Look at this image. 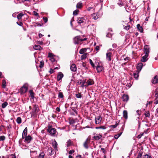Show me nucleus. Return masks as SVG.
<instances>
[{
    "label": "nucleus",
    "mask_w": 158,
    "mask_h": 158,
    "mask_svg": "<svg viewBox=\"0 0 158 158\" xmlns=\"http://www.w3.org/2000/svg\"><path fill=\"white\" fill-rule=\"evenodd\" d=\"M85 40V39H82L81 38L80 36H77L75 37L73 39L74 43L75 44H79L80 42L83 41Z\"/></svg>",
    "instance_id": "nucleus-1"
},
{
    "label": "nucleus",
    "mask_w": 158,
    "mask_h": 158,
    "mask_svg": "<svg viewBox=\"0 0 158 158\" xmlns=\"http://www.w3.org/2000/svg\"><path fill=\"white\" fill-rule=\"evenodd\" d=\"M76 97L77 98H81L82 97V95L80 93H78L76 95Z\"/></svg>",
    "instance_id": "nucleus-45"
},
{
    "label": "nucleus",
    "mask_w": 158,
    "mask_h": 158,
    "mask_svg": "<svg viewBox=\"0 0 158 158\" xmlns=\"http://www.w3.org/2000/svg\"><path fill=\"white\" fill-rule=\"evenodd\" d=\"M111 36H112V35L110 33H108L106 35V36H107V37H111Z\"/></svg>",
    "instance_id": "nucleus-58"
},
{
    "label": "nucleus",
    "mask_w": 158,
    "mask_h": 158,
    "mask_svg": "<svg viewBox=\"0 0 158 158\" xmlns=\"http://www.w3.org/2000/svg\"><path fill=\"white\" fill-rule=\"evenodd\" d=\"M91 139L89 137H88L85 141L84 142L83 146L84 148L86 149L89 148L88 145L90 143Z\"/></svg>",
    "instance_id": "nucleus-3"
},
{
    "label": "nucleus",
    "mask_w": 158,
    "mask_h": 158,
    "mask_svg": "<svg viewBox=\"0 0 158 158\" xmlns=\"http://www.w3.org/2000/svg\"><path fill=\"white\" fill-rule=\"evenodd\" d=\"M102 135L101 134H96L95 136H94L93 138L96 140H98L102 138Z\"/></svg>",
    "instance_id": "nucleus-10"
},
{
    "label": "nucleus",
    "mask_w": 158,
    "mask_h": 158,
    "mask_svg": "<svg viewBox=\"0 0 158 158\" xmlns=\"http://www.w3.org/2000/svg\"><path fill=\"white\" fill-rule=\"evenodd\" d=\"M85 20L83 17L79 18L77 20V22L78 23L80 24L85 22Z\"/></svg>",
    "instance_id": "nucleus-7"
},
{
    "label": "nucleus",
    "mask_w": 158,
    "mask_h": 158,
    "mask_svg": "<svg viewBox=\"0 0 158 158\" xmlns=\"http://www.w3.org/2000/svg\"><path fill=\"white\" fill-rule=\"evenodd\" d=\"M7 128L8 129H10L11 128V126L10 124H9L7 126Z\"/></svg>",
    "instance_id": "nucleus-64"
},
{
    "label": "nucleus",
    "mask_w": 158,
    "mask_h": 158,
    "mask_svg": "<svg viewBox=\"0 0 158 158\" xmlns=\"http://www.w3.org/2000/svg\"><path fill=\"white\" fill-rule=\"evenodd\" d=\"M16 122L18 124L21 123L22 122V120L21 118L20 117H18L16 119Z\"/></svg>",
    "instance_id": "nucleus-33"
},
{
    "label": "nucleus",
    "mask_w": 158,
    "mask_h": 158,
    "mask_svg": "<svg viewBox=\"0 0 158 158\" xmlns=\"http://www.w3.org/2000/svg\"><path fill=\"white\" fill-rule=\"evenodd\" d=\"M129 28H130L129 25L126 26L124 27V29L126 30H128L129 29Z\"/></svg>",
    "instance_id": "nucleus-52"
},
{
    "label": "nucleus",
    "mask_w": 158,
    "mask_h": 158,
    "mask_svg": "<svg viewBox=\"0 0 158 158\" xmlns=\"http://www.w3.org/2000/svg\"><path fill=\"white\" fill-rule=\"evenodd\" d=\"M63 74L62 73H60L57 75V80L58 81H60L62 79L63 77Z\"/></svg>",
    "instance_id": "nucleus-14"
},
{
    "label": "nucleus",
    "mask_w": 158,
    "mask_h": 158,
    "mask_svg": "<svg viewBox=\"0 0 158 158\" xmlns=\"http://www.w3.org/2000/svg\"><path fill=\"white\" fill-rule=\"evenodd\" d=\"M129 96L127 95L124 94L122 97L123 100L124 102H127L129 99Z\"/></svg>",
    "instance_id": "nucleus-9"
},
{
    "label": "nucleus",
    "mask_w": 158,
    "mask_h": 158,
    "mask_svg": "<svg viewBox=\"0 0 158 158\" xmlns=\"http://www.w3.org/2000/svg\"><path fill=\"white\" fill-rule=\"evenodd\" d=\"M33 48L35 50H41L42 49L41 46L39 45H35L33 47Z\"/></svg>",
    "instance_id": "nucleus-19"
},
{
    "label": "nucleus",
    "mask_w": 158,
    "mask_h": 158,
    "mask_svg": "<svg viewBox=\"0 0 158 158\" xmlns=\"http://www.w3.org/2000/svg\"><path fill=\"white\" fill-rule=\"evenodd\" d=\"M71 70L73 72H75L77 70V67L76 65L75 64H73L70 66Z\"/></svg>",
    "instance_id": "nucleus-12"
},
{
    "label": "nucleus",
    "mask_w": 158,
    "mask_h": 158,
    "mask_svg": "<svg viewBox=\"0 0 158 158\" xmlns=\"http://www.w3.org/2000/svg\"><path fill=\"white\" fill-rule=\"evenodd\" d=\"M137 27L139 30L141 32H143V29L142 27H141L140 24H138L137 25Z\"/></svg>",
    "instance_id": "nucleus-29"
},
{
    "label": "nucleus",
    "mask_w": 158,
    "mask_h": 158,
    "mask_svg": "<svg viewBox=\"0 0 158 158\" xmlns=\"http://www.w3.org/2000/svg\"><path fill=\"white\" fill-rule=\"evenodd\" d=\"M48 152L49 155H52L53 154V149L51 147H49L48 149Z\"/></svg>",
    "instance_id": "nucleus-17"
},
{
    "label": "nucleus",
    "mask_w": 158,
    "mask_h": 158,
    "mask_svg": "<svg viewBox=\"0 0 158 158\" xmlns=\"http://www.w3.org/2000/svg\"><path fill=\"white\" fill-rule=\"evenodd\" d=\"M24 139V141L27 143H30L32 139V137L29 135L26 137Z\"/></svg>",
    "instance_id": "nucleus-5"
},
{
    "label": "nucleus",
    "mask_w": 158,
    "mask_h": 158,
    "mask_svg": "<svg viewBox=\"0 0 158 158\" xmlns=\"http://www.w3.org/2000/svg\"><path fill=\"white\" fill-rule=\"evenodd\" d=\"M8 158H16V156L13 155H11L10 156H9V157Z\"/></svg>",
    "instance_id": "nucleus-56"
},
{
    "label": "nucleus",
    "mask_w": 158,
    "mask_h": 158,
    "mask_svg": "<svg viewBox=\"0 0 158 158\" xmlns=\"http://www.w3.org/2000/svg\"><path fill=\"white\" fill-rule=\"evenodd\" d=\"M45 154L44 152H42L40 153L39 155V158H44Z\"/></svg>",
    "instance_id": "nucleus-31"
},
{
    "label": "nucleus",
    "mask_w": 158,
    "mask_h": 158,
    "mask_svg": "<svg viewBox=\"0 0 158 158\" xmlns=\"http://www.w3.org/2000/svg\"><path fill=\"white\" fill-rule=\"evenodd\" d=\"M54 55H53L52 53H49L48 54V57H50V58L54 57Z\"/></svg>",
    "instance_id": "nucleus-46"
},
{
    "label": "nucleus",
    "mask_w": 158,
    "mask_h": 158,
    "mask_svg": "<svg viewBox=\"0 0 158 158\" xmlns=\"http://www.w3.org/2000/svg\"><path fill=\"white\" fill-rule=\"evenodd\" d=\"M123 117L126 119H127L128 118L127 112V110H124L123 112Z\"/></svg>",
    "instance_id": "nucleus-21"
},
{
    "label": "nucleus",
    "mask_w": 158,
    "mask_h": 158,
    "mask_svg": "<svg viewBox=\"0 0 158 158\" xmlns=\"http://www.w3.org/2000/svg\"><path fill=\"white\" fill-rule=\"evenodd\" d=\"M23 16V13H20L17 16V18L18 20L20 19Z\"/></svg>",
    "instance_id": "nucleus-35"
},
{
    "label": "nucleus",
    "mask_w": 158,
    "mask_h": 158,
    "mask_svg": "<svg viewBox=\"0 0 158 158\" xmlns=\"http://www.w3.org/2000/svg\"><path fill=\"white\" fill-rule=\"evenodd\" d=\"M8 104L6 102H5L2 104V108H5L7 106Z\"/></svg>",
    "instance_id": "nucleus-36"
},
{
    "label": "nucleus",
    "mask_w": 158,
    "mask_h": 158,
    "mask_svg": "<svg viewBox=\"0 0 158 158\" xmlns=\"http://www.w3.org/2000/svg\"><path fill=\"white\" fill-rule=\"evenodd\" d=\"M44 65V62L43 61H40V64L39 65V67L40 68H42L43 67Z\"/></svg>",
    "instance_id": "nucleus-37"
},
{
    "label": "nucleus",
    "mask_w": 158,
    "mask_h": 158,
    "mask_svg": "<svg viewBox=\"0 0 158 158\" xmlns=\"http://www.w3.org/2000/svg\"><path fill=\"white\" fill-rule=\"evenodd\" d=\"M72 142L71 140L69 139L66 142V146L67 147H69L72 145Z\"/></svg>",
    "instance_id": "nucleus-26"
},
{
    "label": "nucleus",
    "mask_w": 158,
    "mask_h": 158,
    "mask_svg": "<svg viewBox=\"0 0 158 158\" xmlns=\"http://www.w3.org/2000/svg\"><path fill=\"white\" fill-rule=\"evenodd\" d=\"M89 62L90 64L92 66V67L93 68H94L95 67L94 64V63H93L92 60L91 59H89Z\"/></svg>",
    "instance_id": "nucleus-43"
},
{
    "label": "nucleus",
    "mask_w": 158,
    "mask_h": 158,
    "mask_svg": "<svg viewBox=\"0 0 158 158\" xmlns=\"http://www.w3.org/2000/svg\"><path fill=\"white\" fill-rule=\"evenodd\" d=\"M33 108L34 110H35V112H37L38 111V106L37 105H35L34 106V107H33Z\"/></svg>",
    "instance_id": "nucleus-34"
},
{
    "label": "nucleus",
    "mask_w": 158,
    "mask_h": 158,
    "mask_svg": "<svg viewBox=\"0 0 158 158\" xmlns=\"http://www.w3.org/2000/svg\"><path fill=\"white\" fill-rule=\"evenodd\" d=\"M29 93L30 94V96L31 98L32 99H33L34 96V94L32 90H30L29 91Z\"/></svg>",
    "instance_id": "nucleus-25"
},
{
    "label": "nucleus",
    "mask_w": 158,
    "mask_h": 158,
    "mask_svg": "<svg viewBox=\"0 0 158 158\" xmlns=\"http://www.w3.org/2000/svg\"><path fill=\"white\" fill-rule=\"evenodd\" d=\"M95 128L97 129H106V127L104 126H101L99 127H95Z\"/></svg>",
    "instance_id": "nucleus-38"
},
{
    "label": "nucleus",
    "mask_w": 158,
    "mask_h": 158,
    "mask_svg": "<svg viewBox=\"0 0 158 158\" xmlns=\"http://www.w3.org/2000/svg\"><path fill=\"white\" fill-rule=\"evenodd\" d=\"M0 139L1 140H3L5 139V137L4 136H1L0 137Z\"/></svg>",
    "instance_id": "nucleus-62"
},
{
    "label": "nucleus",
    "mask_w": 158,
    "mask_h": 158,
    "mask_svg": "<svg viewBox=\"0 0 158 158\" xmlns=\"http://www.w3.org/2000/svg\"><path fill=\"white\" fill-rule=\"evenodd\" d=\"M143 67V64L142 63H139L137 66V69L138 70L140 71Z\"/></svg>",
    "instance_id": "nucleus-20"
},
{
    "label": "nucleus",
    "mask_w": 158,
    "mask_h": 158,
    "mask_svg": "<svg viewBox=\"0 0 158 158\" xmlns=\"http://www.w3.org/2000/svg\"><path fill=\"white\" fill-rule=\"evenodd\" d=\"M144 114L146 117H150V114L149 111L145 112Z\"/></svg>",
    "instance_id": "nucleus-42"
},
{
    "label": "nucleus",
    "mask_w": 158,
    "mask_h": 158,
    "mask_svg": "<svg viewBox=\"0 0 158 158\" xmlns=\"http://www.w3.org/2000/svg\"><path fill=\"white\" fill-rule=\"evenodd\" d=\"M85 83V81L82 80H80L78 81L77 82V84L78 85H81V87H83L84 86V85Z\"/></svg>",
    "instance_id": "nucleus-18"
},
{
    "label": "nucleus",
    "mask_w": 158,
    "mask_h": 158,
    "mask_svg": "<svg viewBox=\"0 0 158 158\" xmlns=\"http://www.w3.org/2000/svg\"><path fill=\"white\" fill-rule=\"evenodd\" d=\"M152 82L153 84H155L158 83V76L157 75L155 76L152 80Z\"/></svg>",
    "instance_id": "nucleus-8"
},
{
    "label": "nucleus",
    "mask_w": 158,
    "mask_h": 158,
    "mask_svg": "<svg viewBox=\"0 0 158 158\" xmlns=\"http://www.w3.org/2000/svg\"><path fill=\"white\" fill-rule=\"evenodd\" d=\"M143 158H152V157L151 156L146 154L143 156Z\"/></svg>",
    "instance_id": "nucleus-39"
},
{
    "label": "nucleus",
    "mask_w": 158,
    "mask_h": 158,
    "mask_svg": "<svg viewBox=\"0 0 158 158\" xmlns=\"http://www.w3.org/2000/svg\"><path fill=\"white\" fill-rule=\"evenodd\" d=\"M43 19L45 23H46L48 21V19L46 17H44L43 18Z\"/></svg>",
    "instance_id": "nucleus-48"
},
{
    "label": "nucleus",
    "mask_w": 158,
    "mask_h": 158,
    "mask_svg": "<svg viewBox=\"0 0 158 158\" xmlns=\"http://www.w3.org/2000/svg\"><path fill=\"white\" fill-rule=\"evenodd\" d=\"M52 145L55 149H56L57 146V143L55 140L53 141L52 143Z\"/></svg>",
    "instance_id": "nucleus-22"
},
{
    "label": "nucleus",
    "mask_w": 158,
    "mask_h": 158,
    "mask_svg": "<svg viewBox=\"0 0 158 158\" xmlns=\"http://www.w3.org/2000/svg\"><path fill=\"white\" fill-rule=\"evenodd\" d=\"M134 78L136 79H138L139 77V75L138 73H134Z\"/></svg>",
    "instance_id": "nucleus-40"
},
{
    "label": "nucleus",
    "mask_w": 158,
    "mask_h": 158,
    "mask_svg": "<svg viewBox=\"0 0 158 158\" xmlns=\"http://www.w3.org/2000/svg\"><path fill=\"white\" fill-rule=\"evenodd\" d=\"M50 60H51V61L52 62H54L55 61V59L54 58V57H53L52 58H50Z\"/></svg>",
    "instance_id": "nucleus-63"
},
{
    "label": "nucleus",
    "mask_w": 158,
    "mask_h": 158,
    "mask_svg": "<svg viewBox=\"0 0 158 158\" xmlns=\"http://www.w3.org/2000/svg\"><path fill=\"white\" fill-rule=\"evenodd\" d=\"M28 87V85L27 84H24L23 85L21 88L20 92L21 93H26Z\"/></svg>",
    "instance_id": "nucleus-2"
},
{
    "label": "nucleus",
    "mask_w": 158,
    "mask_h": 158,
    "mask_svg": "<svg viewBox=\"0 0 158 158\" xmlns=\"http://www.w3.org/2000/svg\"><path fill=\"white\" fill-rule=\"evenodd\" d=\"M47 130L51 135H54L56 133V130L55 128H48Z\"/></svg>",
    "instance_id": "nucleus-4"
},
{
    "label": "nucleus",
    "mask_w": 158,
    "mask_h": 158,
    "mask_svg": "<svg viewBox=\"0 0 158 158\" xmlns=\"http://www.w3.org/2000/svg\"><path fill=\"white\" fill-rule=\"evenodd\" d=\"M112 53L111 52L107 53L106 54V59L109 61L111 60V56Z\"/></svg>",
    "instance_id": "nucleus-16"
},
{
    "label": "nucleus",
    "mask_w": 158,
    "mask_h": 158,
    "mask_svg": "<svg viewBox=\"0 0 158 158\" xmlns=\"http://www.w3.org/2000/svg\"><path fill=\"white\" fill-rule=\"evenodd\" d=\"M86 51L87 49L86 48H82L80 50L79 53L81 54H83L85 52H86Z\"/></svg>",
    "instance_id": "nucleus-27"
},
{
    "label": "nucleus",
    "mask_w": 158,
    "mask_h": 158,
    "mask_svg": "<svg viewBox=\"0 0 158 158\" xmlns=\"http://www.w3.org/2000/svg\"><path fill=\"white\" fill-rule=\"evenodd\" d=\"M144 53L145 54L148 55L149 53V48L148 46L146 45L144 46Z\"/></svg>",
    "instance_id": "nucleus-11"
},
{
    "label": "nucleus",
    "mask_w": 158,
    "mask_h": 158,
    "mask_svg": "<svg viewBox=\"0 0 158 158\" xmlns=\"http://www.w3.org/2000/svg\"><path fill=\"white\" fill-rule=\"evenodd\" d=\"M102 120V117L101 116H97L95 118V123L97 124H99L101 123Z\"/></svg>",
    "instance_id": "nucleus-6"
},
{
    "label": "nucleus",
    "mask_w": 158,
    "mask_h": 158,
    "mask_svg": "<svg viewBox=\"0 0 158 158\" xmlns=\"http://www.w3.org/2000/svg\"><path fill=\"white\" fill-rule=\"evenodd\" d=\"M27 132L23 131L22 134V138L23 139H24L27 136Z\"/></svg>",
    "instance_id": "nucleus-32"
},
{
    "label": "nucleus",
    "mask_w": 158,
    "mask_h": 158,
    "mask_svg": "<svg viewBox=\"0 0 158 158\" xmlns=\"http://www.w3.org/2000/svg\"><path fill=\"white\" fill-rule=\"evenodd\" d=\"M79 10H76L73 12V15H76L78 14Z\"/></svg>",
    "instance_id": "nucleus-49"
},
{
    "label": "nucleus",
    "mask_w": 158,
    "mask_h": 158,
    "mask_svg": "<svg viewBox=\"0 0 158 158\" xmlns=\"http://www.w3.org/2000/svg\"><path fill=\"white\" fill-rule=\"evenodd\" d=\"M33 13H34V15L35 16H39V15L37 13L36 11H34Z\"/></svg>",
    "instance_id": "nucleus-55"
},
{
    "label": "nucleus",
    "mask_w": 158,
    "mask_h": 158,
    "mask_svg": "<svg viewBox=\"0 0 158 158\" xmlns=\"http://www.w3.org/2000/svg\"><path fill=\"white\" fill-rule=\"evenodd\" d=\"M143 135V133L140 134L138 136L137 138L138 139H140L141 138V137Z\"/></svg>",
    "instance_id": "nucleus-53"
},
{
    "label": "nucleus",
    "mask_w": 158,
    "mask_h": 158,
    "mask_svg": "<svg viewBox=\"0 0 158 158\" xmlns=\"http://www.w3.org/2000/svg\"><path fill=\"white\" fill-rule=\"evenodd\" d=\"M98 14L97 13H93L92 15V18L94 20H96L98 18Z\"/></svg>",
    "instance_id": "nucleus-24"
},
{
    "label": "nucleus",
    "mask_w": 158,
    "mask_h": 158,
    "mask_svg": "<svg viewBox=\"0 0 158 158\" xmlns=\"http://www.w3.org/2000/svg\"><path fill=\"white\" fill-rule=\"evenodd\" d=\"M142 153L140 152H139L138 153V154L136 158H142Z\"/></svg>",
    "instance_id": "nucleus-41"
},
{
    "label": "nucleus",
    "mask_w": 158,
    "mask_h": 158,
    "mask_svg": "<svg viewBox=\"0 0 158 158\" xmlns=\"http://www.w3.org/2000/svg\"><path fill=\"white\" fill-rule=\"evenodd\" d=\"M96 69L97 72L100 73L103 70V68L102 66L98 65L97 66Z\"/></svg>",
    "instance_id": "nucleus-13"
},
{
    "label": "nucleus",
    "mask_w": 158,
    "mask_h": 158,
    "mask_svg": "<svg viewBox=\"0 0 158 158\" xmlns=\"http://www.w3.org/2000/svg\"><path fill=\"white\" fill-rule=\"evenodd\" d=\"M154 104H158V97L156 98L154 102Z\"/></svg>",
    "instance_id": "nucleus-50"
},
{
    "label": "nucleus",
    "mask_w": 158,
    "mask_h": 158,
    "mask_svg": "<svg viewBox=\"0 0 158 158\" xmlns=\"http://www.w3.org/2000/svg\"><path fill=\"white\" fill-rule=\"evenodd\" d=\"M77 7L78 8H81L82 6V4L81 2H79L77 5Z\"/></svg>",
    "instance_id": "nucleus-30"
},
{
    "label": "nucleus",
    "mask_w": 158,
    "mask_h": 158,
    "mask_svg": "<svg viewBox=\"0 0 158 158\" xmlns=\"http://www.w3.org/2000/svg\"><path fill=\"white\" fill-rule=\"evenodd\" d=\"M87 53H85L81 55V60L85 59L87 56Z\"/></svg>",
    "instance_id": "nucleus-28"
},
{
    "label": "nucleus",
    "mask_w": 158,
    "mask_h": 158,
    "mask_svg": "<svg viewBox=\"0 0 158 158\" xmlns=\"http://www.w3.org/2000/svg\"><path fill=\"white\" fill-rule=\"evenodd\" d=\"M86 83L88 85H93L94 82L93 80L89 79L87 81Z\"/></svg>",
    "instance_id": "nucleus-23"
},
{
    "label": "nucleus",
    "mask_w": 158,
    "mask_h": 158,
    "mask_svg": "<svg viewBox=\"0 0 158 158\" xmlns=\"http://www.w3.org/2000/svg\"><path fill=\"white\" fill-rule=\"evenodd\" d=\"M59 98H62L64 97V95L62 92H60L58 94Z\"/></svg>",
    "instance_id": "nucleus-44"
},
{
    "label": "nucleus",
    "mask_w": 158,
    "mask_h": 158,
    "mask_svg": "<svg viewBox=\"0 0 158 158\" xmlns=\"http://www.w3.org/2000/svg\"><path fill=\"white\" fill-rule=\"evenodd\" d=\"M136 113L139 116L141 114V111L140 110H138L136 111Z\"/></svg>",
    "instance_id": "nucleus-51"
},
{
    "label": "nucleus",
    "mask_w": 158,
    "mask_h": 158,
    "mask_svg": "<svg viewBox=\"0 0 158 158\" xmlns=\"http://www.w3.org/2000/svg\"><path fill=\"white\" fill-rule=\"evenodd\" d=\"M95 49H96V50L97 51H98L99 50V46H96V48H95Z\"/></svg>",
    "instance_id": "nucleus-61"
},
{
    "label": "nucleus",
    "mask_w": 158,
    "mask_h": 158,
    "mask_svg": "<svg viewBox=\"0 0 158 158\" xmlns=\"http://www.w3.org/2000/svg\"><path fill=\"white\" fill-rule=\"evenodd\" d=\"M74 152V151L73 150H71L69 152V154H72Z\"/></svg>",
    "instance_id": "nucleus-54"
},
{
    "label": "nucleus",
    "mask_w": 158,
    "mask_h": 158,
    "mask_svg": "<svg viewBox=\"0 0 158 158\" xmlns=\"http://www.w3.org/2000/svg\"><path fill=\"white\" fill-rule=\"evenodd\" d=\"M112 47L114 48H115L117 47V45L115 44H112Z\"/></svg>",
    "instance_id": "nucleus-57"
},
{
    "label": "nucleus",
    "mask_w": 158,
    "mask_h": 158,
    "mask_svg": "<svg viewBox=\"0 0 158 158\" xmlns=\"http://www.w3.org/2000/svg\"><path fill=\"white\" fill-rule=\"evenodd\" d=\"M148 55L145 54V55L143 56L142 57V59L141 60V61L143 62H145L148 59L147 57H148Z\"/></svg>",
    "instance_id": "nucleus-15"
},
{
    "label": "nucleus",
    "mask_w": 158,
    "mask_h": 158,
    "mask_svg": "<svg viewBox=\"0 0 158 158\" xmlns=\"http://www.w3.org/2000/svg\"><path fill=\"white\" fill-rule=\"evenodd\" d=\"M6 81L3 80L2 81V87L3 88H5L6 86Z\"/></svg>",
    "instance_id": "nucleus-47"
},
{
    "label": "nucleus",
    "mask_w": 158,
    "mask_h": 158,
    "mask_svg": "<svg viewBox=\"0 0 158 158\" xmlns=\"http://www.w3.org/2000/svg\"><path fill=\"white\" fill-rule=\"evenodd\" d=\"M21 147L23 149H26L27 148V147L26 146H24V145L21 146Z\"/></svg>",
    "instance_id": "nucleus-60"
},
{
    "label": "nucleus",
    "mask_w": 158,
    "mask_h": 158,
    "mask_svg": "<svg viewBox=\"0 0 158 158\" xmlns=\"http://www.w3.org/2000/svg\"><path fill=\"white\" fill-rule=\"evenodd\" d=\"M49 72L51 74H52L54 72V69H51Z\"/></svg>",
    "instance_id": "nucleus-59"
}]
</instances>
